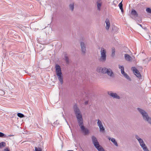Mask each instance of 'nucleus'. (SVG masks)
Listing matches in <instances>:
<instances>
[{
    "mask_svg": "<svg viewBox=\"0 0 151 151\" xmlns=\"http://www.w3.org/2000/svg\"><path fill=\"white\" fill-rule=\"evenodd\" d=\"M80 46L81 51L83 54L85 55L86 52V45L83 42H81L80 43Z\"/></svg>",
    "mask_w": 151,
    "mask_h": 151,
    "instance_id": "nucleus-9",
    "label": "nucleus"
},
{
    "mask_svg": "<svg viewBox=\"0 0 151 151\" xmlns=\"http://www.w3.org/2000/svg\"><path fill=\"white\" fill-rule=\"evenodd\" d=\"M137 110L142 115L143 119L151 124V118L149 117L147 113L145 111L140 108H137Z\"/></svg>",
    "mask_w": 151,
    "mask_h": 151,
    "instance_id": "nucleus-2",
    "label": "nucleus"
},
{
    "mask_svg": "<svg viewBox=\"0 0 151 151\" xmlns=\"http://www.w3.org/2000/svg\"><path fill=\"white\" fill-rule=\"evenodd\" d=\"M102 69V68L101 67H100L98 69H97L98 71L99 72H102V70L101 69Z\"/></svg>",
    "mask_w": 151,
    "mask_h": 151,
    "instance_id": "nucleus-32",
    "label": "nucleus"
},
{
    "mask_svg": "<svg viewBox=\"0 0 151 151\" xmlns=\"http://www.w3.org/2000/svg\"><path fill=\"white\" fill-rule=\"evenodd\" d=\"M6 145V143L4 142H2L0 143V148H1L2 147H5Z\"/></svg>",
    "mask_w": 151,
    "mask_h": 151,
    "instance_id": "nucleus-28",
    "label": "nucleus"
},
{
    "mask_svg": "<svg viewBox=\"0 0 151 151\" xmlns=\"http://www.w3.org/2000/svg\"><path fill=\"white\" fill-rule=\"evenodd\" d=\"M88 101H86L85 102V105H87L88 104Z\"/></svg>",
    "mask_w": 151,
    "mask_h": 151,
    "instance_id": "nucleus-34",
    "label": "nucleus"
},
{
    "mask_svg": "<svg viewBox=\"0 0 151 151\" xmlns=\"http://www.w3.org/2000/svg\"><path fill=\"white\" fill-rule=\"evenodd\" d=\"M68 151H73V150H68Z\"/></svg>",
    "mask_w": 151,
    "mask_h": 151,
    "instance_id": "nucleus-38",
    "label": "nucleus"
},
{
    "mask_svg": "<svg viewBox=\"0 0 151 151\" xmlns=\"http://www.w3.org/2000/svg\"><path fill=\"white\" fill-rule=\"evenodd\" d=\"M35 151H42V149L40 148H37V147H35Z\"/></svg>",
    "mask_w": 151,
    "mask_h": 151,
    "instance_id": "nucleus-30",
    "label": "nucleus"
},
{
    "mask_svg": "<svg viewBox=\"0 0 151 151\" xmlns=\"http://www.w3.org/2000/svg\"><path fill=\"white\" fill-rule=\"evenodd\" d=\"M139 26H140L141 27H142V25L141 24H139Z\"/></svg>",
    "mask_w": 151,
    "mask_h": 151,
    "instance_id": "nucleus-37",
    "label": "nucleus"
},
{
    "mask_svg": "<svg viewBox=\"0 0 151 151\" xmlns=\"http://www.w3.org/2000/svg\"><path fill=\"white\" fill-rule=\"evenodd\" d=\"M96 4L97 7V9L100 11L101 10V7L102 4V1L101 0H97L96 1Z\"/></svg>",
    "mask_w": 151,
    "mask_h": 151,
    "instance_id": "nucleus-12",
    "label": "nucleus"
},
{
    "mask_svg": "<svg viewBox=\"0 0 151 151\" xmlns=\"http://www.w3.org/2000/svg\"><path fill=\"white\" fill-rule=\"evenodd\" d=\"M108 69H107L106 68H104L101 69L102 72L101 73L103 74L106 73V72L107 71V70Z\"/></svg>",
    "mask_w": 151,
    "mask_h": 151,
    "instance_id": "nucleus-21",
    "label": "nucleus"
},
{
    "mask_svg": "<svg viewBox=\"0 0 151 151\" xmlns=\"http://www.w3.org/2000/svg\"><path fill=\"white\" fill-rule=\"evenodd\" d=\"M105 22L106 24V30H108L110 27V22L109 20L108 19H107L106 20Z\"/></svg>",
    "mask_w": 151,
    "mask_h": 151,
    "instance_id": "nucleus-15",
    "label": "nucleus"
},
{
    "mask_svg": "<svg viewBox=\"0 0 151 151\" xmlns=\"http://www.w3.org/2000/svg\"><path fill=\"white\" fill-rule=\"evenodd\" d=\"M56 75L58 76V79L59 80L61 84H62L63 83V77L62 73L57 74Z\"/></svg>",
    "mask_w": 151,
    "mask_h": 151,
    "instance_id": "nucleus-11",
    "label": "nucleus"
},
{
    "mask_svg": "<svg viewBox=\"0 0 151 151\" xmlns=\"http://www.w3.org/2000/svg\"><path fill=\"white\" fill-rule=\"evenodd\" d=\"M135 137L138 141L140 145L143 149L144 151H149L143 140L140 138L139 136L136 135H135Z\"/></svg>",
    "mask_w": 151,
    "mask_h": 151,
    "instance_id": "nucleus-4",
    "label": "nucleus"
},
{
    "mask_svg": "<svg viewBox=\"0 0 151 151\" xmlns=\"http://www.w3.org/2000/svg\"><path fill=\"white\" fill-rule=\"evenodd\" d=\"M55 72L56 74L62 73V71L60 66L58 64H56L55 65Z\"/></svg>",
    "mask_w": 151,
    "mask_h": 151,
    "instance_id": "nucleus-10",
    "label": "nucleus"
},
{
    "mask_svg": "<svg viewBox=\"0 0 151 151\" xmlns=\"http://www.w3.org/2000/svg\"><path fill=\"white\" fill-rule=\"evenodd\" d=\"M135 75L139 78H140L141 77V76L140 73L139 72L138 70V72L137 71L135 73Z\"/></svg>",
    "mask_w": 151,
    "mask_h": 151,
    "instance_id": "nucleus-19",
    "label": "nucleus"
},
{
    "mask_svg": "<svg viewBox=\"0 0 151 151\" xmlns=\"http://www.w3.org/2000/svg\"><path fill=\"white\" fill-rule=\"evenodd\" d=\"M69 7L72 11H73L74 8V4H70L69 5Z\"/></svg>",
    "mask_w": 151,
    "mask_h": 151,
    "instance_id": "nucleus-23",
    "label": "nucleus"
},
{
    "mask_svg": "<svg viewBox=\"0 0 151 151\" xmlns=\"http://www.w3.org/2000/svg\"><path fill=\"white\" fill-rule=\"evenodd\" d=\"M107 94L113 98H115L117 99H120V97L116 93H113L111 91H108L107 92Z\"/></svg>",
    "mask_w": 151,
    "mask_h": 151,
    "instance_id": "nucleus-7",
    "label": "nucleus"
},
{
    "mask_svg": "<svg viewBox=\"0 0 151 151\" xmlns=\"http://www.w3.org/2000/svg\"><path fill=\"white\" fill-rule=\"evenodd\" d=\"M80 128L82 132L84 135H87L89 134L90 132L89 129L87 128H86L84 126Z\"/></svg>",
    "mask_w": 151,
    "mask_h": 151,
    "instance_id": "nucleus-8",
    "label": "nucleus"
},
{
    "mask_svg": "<svg viewBox=\"0 0 151 151\" xmlns=\"http://www.w3.org/2000/svg\"><path fill=\"white\" fill-rule=\"evenodd\" d=\"M91 139L94 145L99 151H105L103 148L99 145L97 138L95 136H92Z\"/></svg>",
    "mask_w": 151,
    "mask_h": 151,
    "instance_id": "nucleus-3",
    "label": "nucleus"
},
{
    "mask_svg": "<svg viewBox=\"0 0 151 151\" xmlns=\"http://www.w3.org/2000/svg\"><path fill=\"white\" fill-rule=\"evenodd\" d=\"M73 109L79 126L80 128L84 126L81 113L76 104H75L73 106Z\"/></svg>",
    "mask_w": 151,
    "mask_h": 151,
    "instance_id": "nucleus-1",
    "label": "nucleus"
},
{
    "mask_svg": "<svg viewBox=\"0 0 151 151\" xmlns=\"http://www.w3.org/2000/svg\"><path fill=\"white\" fill-rule=\"evenodd\" d=\"M124 57L126 60L127 61H131L132 60V57L128 54H125Z\"/></svg>",
    "mask_w": 151,
    "mask_h": 151,
    "instance_id": "nucleus-14",
    "label": "nucleus"
},
{
    "mask_svg": "<svg viewBox=\"0 0 151 151\" xmlns=\"http://www.w3.org/2000/svg\"><path fill=\"white\" fill-rule=\"evenodd\" d=\"M97 123L98 124V125L99 127H100L102 125H103L102 124L101 121L99 119L98 120V122Z\"/></svg>",
    "mask_w": 151,
    "mask_h": 151,
    "instance_id": "nucleus-24",
    "label": "nucleus"
},
{
    "mask_svg": "<svg viewBox=\"0 0 151 151\" xmlns=\"http://www.w3.org/2000/svg\"><path fill=\"white\" fill-rule=\"evenodd\" d=\"M7 136L3 133L0 132V137H6Z\"/></svg>",
    "mask_w": 151,
    "mask_h": 151,
    "instance_id": "nucleus-26",
    "label": "nucleus"
},
{
    "mask_svg": "<svg viewBox=\"0 0 151 151\" xmlns=\"http://www.w3.org/2000/svg\"><path fill=\"white\" fill-rule=\"evenodd\" d=\"M131 69L134 71V73L137 71L138 72V70L137 69V68L135 67H132L131 68Z\"/></svg>",
    "mask_w": 151,
    "mask_h": 151,
    "instance_id": "nucleus-29",
    "label": "nucleus"
},
{
    "mask_svg": "<svg viewBox=\"0 0 151 151\" xmlns=\"http://www.w3.org/2000/svg\"><path fill=\"white\" fill-rule=\"evenodd\" d=\"M146 11L147 12L151 13V9L150 8H147L146 9Z\"/></svg>",
    "mask_w": 151,
    "mask_h": 151,
    "instance_id": "nucleus-31",
    "label": "nucleus"
},
{
    "mask_svg": "<svg viewBox=\"0 0 151 151\" xmlns=\"http://www.w3.org/2000/svg\"><path fill=\"white\" fill-rule=\"evenodd\" d=\"M108 139H109V140H110V139H111V138H110L109 137H108Z\"/></svg>",
    "mask_w": 151,
    "mask_h": 151,
    "instance_id": "nucleus-35",
    "label": "nucleus"
},
{
    "mask_svg": "<svg viewBox=\"0 0 151 151\" xmlns=\"http://www.w3.org/2000/svg\"><path fill=\"white\" fill-rule=\"evenodd\" d=\"M131 13L132 15L135 16L136 17H138V14L137 12L134 9L132 10Z\"/></svg>",
    "mask_w": 151,
    "mask_h": 151,
    "instance_id": "nucleus-16",
    "label": "nucleus"
},
{
    "mask_svg": "<svg viewBox=\"0 0 151 151\" xmlns=\"http://www.w3.org/2000/svg\"><path fill=\"white\" fill-rule=\"evenodd\" d=\"M111 140V142H112L116 146H118L117 143L114 138H112Z\"/></svg>",
    "mask_w": 151,
    "mask_h": 151,
    "instance_id": "nucleus-18",
    "label": "nucleus"
},
{
    "mask_svg": "<svg viewBox=\"0 0 151 151\" xmlns=\"http://www.w3.org/2000/svg\"><path fill=\"white\" fill-rule=\"evenodd\" d=\"M115 49L114 47L112 48L111 55L112 57H114L115 55Z\"/></svg>",
    "mask_w": 151,
    "mask_h": 151,
    "instance_id": "nucleus-20",
    "label": "nucleus"
},
{
    "mask_svg": "<svg viewBox=\"0 0 151 151\" xmlns=\"http://www.w3.org/2000/svg\"><path fill=\"white\" fill-rule=\"evenodd\" d=\"M17 115L18 117L21 118H23L24 117V115L21 113H18Z\"/></svg>",
    "mask_w": 151,
    "mask_h": 151,
    "instance_id": "nucleus-27",
    "label": "nucleus"
},
{
    "mask_svg": "<svg viewBox=\"0 0 151 151\" xmlns=\"http://www.w3.org/2000/svg\"><path fill=\"white\" fill-rule=\"evenodd\" d=\"M100 52L101 56L99 60L102 62H105L106 60V50L104 48L101 47Z\"/></svg>",
    "mask_w": 151,
    "mask_h": 151,
    "instance_id": "nucleus-5",
    "label": "nucleus"
},
{
    "mask_svg": "<svg viewBox=\"0 0 151 151\" xmlns=\"http://www.w3.org/2000/svg\"><path fill=\"white\" fill-rule=\"evenodd\" d=\"M119 6L120 9L121 10V11L123 12V4H122V2H120L119 4Z\"/></svg>",
    "mask_w": 151,
    "mask_h": 151,
    "instance_id": "nucleus-22",
    "label": "nucleus"
},
{
    "mask_svg": "<svg viewBox=\"0 0 151 151\" xmlns=\"http://www.w3.org/2000/svg\"><path fill=\"white\" fill-rule=\"evenodd\" d=\"M119 69H121V73L123 75L124 77L129 81H131V80L129 76L124 72V66L123 65L121 66L120 65H119Z\"/></svg>",
    "mask_w": 151,
    "mask_h": 151,
    "instance_id": "nucleus-6",
    "label": "nucleus"
},
{
    "mask_svg": "<svg viewBox=\"0 0 151 151\" xmlns=\"http://www.w3.org/2000/svg\"><path fill=\"white\" fill-rule=\"evenodd\" d=\"M12 136V135H9V137H11V136Z\"/></svg>",
    "mask_w": 151,
    "mask_h": 151,
    "instance_id": "nucleus-36",
    "label": "nucleus"
},
{
    "mask_svg": "<svg viewBox=\"0 0 151 151\" xmlns=\"http://www.w3.org/2000/svg\"><path fill=\"white\" fill-rule=\"evenodd\" d=\"M4 151H10L8 148H6L4 150Z\"/></svg>",
    "mask_w": 151,
    "mask_h": 151,
    "instance_id": "nucleus-33",
    "label": "nucleus"
},
{
    "mask_svg": "<svg viewBox=\"0 0 151 151\" xmlns=\"http://www.w3.org/2000/svg\"><path fill=\"white\" fill-rule=\"evenodd\" d=\"M65 60L66 62V63L67 64H69V61L68 58L67 56H65Z\"/></svg>",
    "mask_w": 151,
    "mask_h": 151,
    "instance_id": "nucleus-25",
    "label": "nucleus"
},
{
    "mask_svg": "<svg viewBox=\"0 0 151 151\" xmlns=\"http://www.w3.org/2000/svg\"><path fill=\"white\" fill-rule=\"evenodd\" d=\"M100 129V132H102L103 133L104 132H105V129L103 125H102L101 126L99 127Z\"/></svg>",
    "mask_w": 151,
    "mask_h": 151,
    "instance_id": "nucleus-17",
    "label": "nucleus"
},
{
    "mask_svg": "<svg viewBox=\"0 0 151 151\" xmlns=\"http://www.w3.org/2000/svg\"><path fill=\"white\" fill-rule=\"evenodd\" d=\"M106 73L108 75L111 77H113L114 76V73L110 69H109L107 70Z\"/></svg>",
    "mask_w": 151,
    "mask_h": 151,
    "instance_id": "nucleus-13",
    "label": "nucleus"
}]
</instances>
